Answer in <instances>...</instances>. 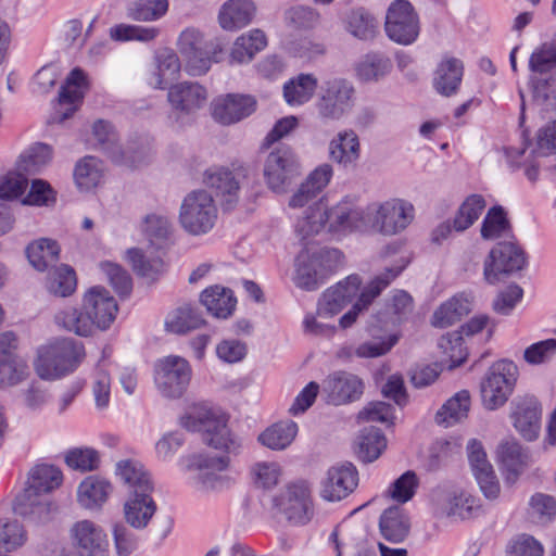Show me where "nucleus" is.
Instances as JSON below:
<instances>
[{
    "label": "nucleus",
    "mask_w": 556,
    "mask_h": 556,
    "mask_svg": "<svg viewBox=\"0 0 556 556\" xmlns=\"http://www.w3.org/2000/svg\"><path fill=\"white\" fill-rule=\"evenodd\" d=\"M182 60L170 49H165L155 58V72L152 74L150 85L156 89H164L175 81L181 71Z\"/></svg>",
    "instance_id": "31"
},
{
    "label": "nucleus",
    "mask_w": 556,
    "mask_h": 556,
    "mask_svg": "<svg viewBox=\"0 0 556 556\" xmlns=\"http://www.w3.org/2000/svg\"><path fill=\"white\" fill-rule=\"evenodd\" d=\"M355 451L364 463L376 460L387 447L384 434L377 428H365L357 437Z\"/></svg>",
    "instance_id": "47"
},
{
    "label": "nucleus",
    "mask_w": 556,
    "mask_h": 556,
    "mask_svg": "<svg viewBox=\"0 0 556 556\" xmlns=\"http://www.w3.org/2000/svg\"><path fill=\"white\" fill-rule=\"evenodd\" d=\"M167 101L177 114H192L205 105L207 91L194 81L177 83L169 86Z\"/></svg>",
    "instance_id": "20"
},
{
    "label": "nucleus",
    "mask_w": 556,
    "mask_h": 556,
    "mask_svg": "<svg viewBox=\"0 0 556 556\" xmlns=\"http://www.w3.org/2000/svg\"><path fill=\"white\" fill-rule=\"evenodd\" d=\"M175 47L186 73L190 76H202L210 71L213 63L220 61L225 43L219 38H210L199 27L188 26L178 34Z\"/></svg>",
    "instance_id": "2"
},
{
    "label": "nucleus",
    "mask_w": 556,
    "mask_h": 556,
    "mask_svg": "<svg viewBox=\"0 0 556 556\" xmlns=\"http://www.w3.org/2000/svg\"><path fill=\"white\" fill-rule=\"evenodd\" d=\"M88 83L85 73L80 68H74L66 77L65 85L59 93L60 104H75L84 97V90Z\"/></svg>",
    "instance_id": "56"
},
{
    "label": "nucleus",
    "mask_w": 556,
    "mask_h": 556,
    "mask_svg": "<svg viewBox=\"0 0 556 556\" xmlns=\"http://www.w3.org/2000/svg\"><path fill=\"white\" fill-rule=\"evenodd\" d=\"M118 312L114 296L100 286L85 291L81 308L63 306L53 315V323L62 330L78 337H90L96 330L104 331L111 327Z\"/></svg>",
    "instance_id": "1"
},
{
    "label": "nucleus",
    "mask_w": 556,
    "mask_h": 556,
    "mask_svg": "<svg viewBox=\"0 0 556 556\" xmlns=\"http://www.w3.org/2000/svg\"><path fill=\"white\" fill-rule=\"evenodd\" d=\"M348 31L361 40H370L377 34L375 18L363 10L352 11L346 20Z\"/></svg>",
    "instance_id": "58"
},
{
    "label": "nucleus",
    "mask_w": 556,
    "mask_h": 556,
    "mask_svg": "<svg viewBox=\"0 0 556 556\" xmlns=\"http://www.w3.org/2000/svg\"><path fill=\"white\" fill-rule=\"evenodd\" d=\"M356 421L358 425L380 422L392 426L394 422V409L392 405L386 402H369L357 413Z\"/></svg>",
    "instance_id": "57"
},
{
    "label": "nucleus",
    "mask_w": 556,
    "mask_h": 556,
    "mask_svg": "<svg viewBox=\"0 0 556 556\" xmlns=\"http://www.w3.org/2000/svg\"><path fill=\"white\" fill-rule=\"evenodd\" d=\"M326 231L363 230V208L351 201L342 200L330 206L326 201Z\"/></svg>",
    "instance_id": "24"
},
{
    "label": "nucleus",
    "mask_w": 556,
    "mask_h": 556,
    "mask_svg": "<svg viewBox=\"0 0 556 556\" xmlns=\"http://www.w3.org/2000/svg\"><path fill=\"white\" fill-rule=\"evenodd\" d=\"M518 378V368L507 359L492 364L480 383L483 406L494 410L502 407L513 394Z\"/></svg>",
    "instance_id": "8"
},
{
    "label": "nucleus",
    "mask_w": 556,
    "mask_h": 556,
    "mask_svg": "<svg viewBox=\"0 0 556 556\" xmlns=\"http://www.w3.org/2000/svg\"><path fill=\"white\" fill-rule=\"evenodd\" d=\"M509 419L516 431L527 441H533L541 430L542 407L532 395L517 396L509 406Z\"/></svg>",
    "instance_id": "16"
},
{
    "label": "nucleus",
    "mask_w": 556,
    "mask_h": 556,
    "mask_svg": "<svg viewBox=\"0 0 556 556\" xmlns=\"http://www.w3.org/2000/svg\"><path fill=\"white\" fill-rule=\"evenodd\" d=\"M104 167L94 156H85L79 160L74 169V180L81 191H90L102 184Z\"/></svg>",
    "instance_id": "43"
},
{
    "label": "nucleus",
    "mask_w": 556,
    "mask_h": 556,
    "mask_svg": "<svg viewBox=\"0 0 556 556\" xmlns=\"http://www.w3.org/2000/svg\"><path fill=\"white\" fill-rule=\"evenodd\" d=\"M115 473L130 489L131 493L151 492L153 489L149 473L137 460H119L116 464Z\"/></svg>",
    "instance_id": "42"
},
{
    "label": "nucleus",
    "mask_w": 556,
    "mask_h": 556,
    "mask_svg": "<svg viewBox=\"0 0 556 556\" xmlns=\"http://www.w3.org/2000/svg\"><path fill=\"white\" fill-rule=\"evenodd\" d=\"M298 431L293 420H280L261 432L258 442L271 451H283L295 440Z\"/></svg>",
    "instance_id": "36"
},
{
    "label": "nucleus",
    "mask_w": 556,
    "mask_h": 556,
    "mask_svg": "<svg viewBox=\"0 0 556 556\" xmlns=\"http://www.w3.org/2000/svg\"><path fill=\"white\" fill-rule=\"evenodd\" d=\"M357 486V471L351 465L331 467L320 486V497L327 502H339Z\"/></svg>",
    "instance_id": "19"
},
{
    "label": "nucleus",
    "mask_w": 556,
    "mask_h": 556,
    "mask_svg": "<svg viewBox=\"0 0 556 556\" xmlns=\"http://www.w3.org/2000/svg\"><path fill=\"white\" fill-rule=\"evenodd\" d=\"M71 548L60 556H109L105 531L97 522L84 519L74 522L68 530Z\"/></svg>",
    "instance_id": "11"
},
{
    "label": "nucleus",
    "mask_w": 556,
    "mask_h": 556,
    "mask_svg": "<svg viewBox=\"0 0 556 556\" xmlns=\"http://www.w3.org/2000/svg\"><path fill=\"white\" fill-rule=\"evenodd\" d=\"M409 519L400 507H390L380 516V533L384 540L391 543L403 542L409 533Z\"/></svg>",
    "instance_id": "35"
},
{
    "label": "nucleus",
    "mask_w": 556,
    "mask_h": 556,
    "mask_svg": "<svg viewBox=\"0 0 556 556\" xmlns=\"http://www.w3.org/2000/svg\"><path fill=\"white\" fill-rule=\"evenodd\" d=\"M384 29L387 36L399 45L413 43L420 30L419 17L407 0H394L386 14Z\"/></svg>",
    "instance_id": "15"
},
{
    "label": "nucleus",
    "mask_w": 556,
    "mask_h": 556,
    "mask_svg": "<svg viewBox=\"0 0 556 556\" xmlns=\"http://www.w3.org/2000/svg\"><path fill=\"white\" fill-rule=\"evenodd\" d=\"M396 334L387 333L375 336L371 340L365 341L355 348V355L358 358H376L386 355L397 343Z\"/></svg>",
    "instance_id": "59"
},
{
    "label": "nucleus",
    "mask_w": 556,
    "mask_h": 556,
    "mask_svg": "<svg viewBox=\"0 0 556 556\" xmlns=\"http://www.w3.org/2000/svg\"><path fill=\"white\" fill-rule=\"evenodd\" d=\"M525 256L511 242H501L491 251L484 262V278L489 283H496L501 275H509L522 269Z\"/></svg>",
    "instance_id": "17"
},
{
    "label": "nucleus",
    "mask_w": 556,
    "mask_h": 556,
    "mask_svg": "<svg viewBox=\"0 0 556 556\" xmlns=\"http://www.w3.org/2000/svg\"><path fill=\"white\" fill-rule=\"evenodd\" d=\"M317 85L318 80L314 75L299 74L283 85V99L290 106H301L313 98Z\"/></svg>",
    "instance_id": "40"
},
{
    "label": "nucleus",
    "mask_w": 556,
    "mask_h": 556,
    "mask_svg": "<svg viewBox=\"0 0 556 556\" xmlns=\"http://www.w3.org/2000/svg\"><path fill=\"white\" fill-rule=\"evenodd\" d=\"M256 110V100L249 94L229 93L217 97L212 102L214 119L230 125L250 116Z\"/></svg>",
    "instance_id": "18"
},
{
    "label": "nucleus",
    "mask_w": 556,
    "mask_h": 556,
    "mask_svg": "<svg viewBox=\"0 0 556 556\" xmlns=\"http://www.w3.org/2000/svg\"><path fill=\"white\" fill-rule=\"evenodd\" d=\"M359 286V277L353 275L327 289L318 302L319 318H332L337 315L357 294Z\"/></svg>",
    "instance_id": "21"
},
{
    "label": "nucleus",
    "mask_w": 556,
    "mask_h": 556,
    "mask_svg": "<svg viewBox=\"0 0 556 556\" xmlns=\"http://www.w3.org/2000/svg\"><path fill=\"white\" fill-rule=\"evenodd\" d=\"M255 8L250 0H228L218 12V24L224 30L233 31L247 26L253 18Z\"/></svg>",
    "instance_id": "28"
},
{
    "label": "nucleus",
    "mask_w": 556,
    "mask_h": 556,
    "mask_svg": "<svg viewBox=\"0 0 556 556\" xmlns=\"http://www.w3.org/2000/svg\"><path fill=\"white\" fill-rule=\"evenodd\" d=\"M26 484L46 496L59 489L63 483L61 469L51 464H37L27 472Z\"/></svg>",
    "instance_id": "37"
},
{
    "label": "nucleus",
    "mask_w": 556,
    "mask_h": 556,
    "mask_svg": "<svg viewBox=\"0 0 556 556\" xmlns=\"http://www.w3.org/2000/svg\"><path fill=\"white\" fill-rule=\"evenodd\" d=\"M204 182L222 197L223 205L230 210L238 201L239 181L233 174L225 168L210 169L205 173Z\"/></svg>",
    "instance_id": "29"
},
{
    "label": "nucleus",
    "mask_w": 556,
    "mask_h": 556,
    "mask_svg": "<svg viewBox=\"0 0 556 556\" xmlns=\"http://www.w3.org/2000/svg\"><path fill=\"white\" fill-rule=\"evenodd\" d=\"M329 401L342 405L358 400L364 392L363 380L348 371H337L324 381Z\"/></svg>",
    "instance_id": "22"
},
{
    "label": "nucleus",
    "mask_w": 556,
    "mask_h": 556,
    "mask_svg": "<svg viewBox=\"0 0 556 556\" xmlns=\"http://www.w3.org/2000/svg\"><path fill=\"white\" fill-rule=\"evenodd\" d=\"M51 160V148L45 143H36L18 156L15 167L26 176L38 173L47 166Z\"/></svg>",
    "instance_id": "50"
},
{
    "label": "nucleus",
    "mask_w": 556,
    "mask_h": 556,
    "mask_svg": "<svg viewBox=\"0 0 556 556\" xmlns=\"http://www.w3.org/2000/svg\"><path fill=\"white\" fill-rule=\"evenodd\" d=\"M274 505L290 522L307 523L314 515L309 482L299 479L287 483L274 498Z\"/></svg>",
    "instance_id": "10"
},
{
    "label": "nucleus",
    "mask_w": 556,
    "mask_h": 556,
    "mask_svg": "<svg viewBox=\"0 0 556 556\" xmlns=\"http://www.w3.org/2000/svg\"><path fill=\"white\" fill-rule=\"evenodd\" d=\"M60 248L54 240L40 238L26 248L29 264L37 270L43 271L59 260Z\"/></svg>",
    "instance_id": "45"
},
{
    "label": "nucleus",
    "mask_w": 556,
    "mask_h": 556,
    "mask_svg": "<svg viewBox=\"0 0 556 556\" xmlns=\"http://www.w3.org/2000/svg\"><path fill=\"white\" fill-rule=\"evenodd\" d=\"M485 208V201L480 194H471L459 206L453 226L456 231L468 229L482 214Z\"/></svg>",
    "instance_id": "52"
},
{
    "label": "nucleus",
    "mask_w": 556,
    "mask_h": 556,
    "mask_svg": "<svg viewBox=\"0 0 556 556\" xmlns=\"http://www.w3.org/2000/svg\"><path fill=\"white\" fill-rule=\"evenodd\" d=\"M65 463L70 468L85 472L97 469L100 457L91 447H75L66 453Z\"/></svg>",
    "instance_id": "62"
},
{
    "label": "nucleus",
    "mask_w": 556,
    "mask_h": 556,
    "mask_svg": "<svg viewBox=\"0 0 556 556\" xmlns=\"http://www.w3.org/2000/svg\"><path fill=\"white\" fill-rule=\"evenodd\" d=\"M439 348L446 356L442 359V362L447 364L448 368L451 369L462 365L467 357V351L464 346L463 337L457 331L443 336L439 341Z\"/></svg>",
    "instance_id": "55"
},
{
    "label": "nucleus",
    "mask_w": 556,
    "mask_h": 556,
    "mask_svg": "<svg viewBox=\"0 0 556 556\" xmlns=\"http://www.w3.org/2000/svg\"><path fill=\"white\" fill-rule=\"evenodd\" d=\"M533 101L545 111H556V74L534 80Z\"/></svg>",
    "instance_id": "64"
},
{
    "label": "nucleus",
    "mask_w": 556,
    "mask_h": 556,
    "mask_svg": "<svg viewBox=\"0 0 556 556\" xmlns=\"http://www.w3.org/2000/svg\"><path fill=\"white\" fill-rule=\"evenodd\" d=\"M529 66L534 73H546L556 67V39L538 46L531 53Z\"/></svg>",
    "instance_id": "60"
},
{
    "label": "nucleus",
    "mask_w": 556,
    "mask_h": 556,
    "mask_svg": "<svg viewBox=\"0 0 556 556\" xmlns=\"http://www.w3.org/2000/svg\"><path fill=\"white\" fill-rule=\"evenodd\" d=\"M355 89L346 79L337 78L327 81L315 102V109L321 121H339L352 108Z\"/></svg>",
    "instance_id": "14"
},
{
    "label": "nucleus",
    "mask_w": 556,
    "mask_h": 556,
    "mask_svg": "<svg viewBox=\"0 0 556 556\" xmlns=\"http://www.w3.org/2000/svg\"><path fill=\"white\" fill-rule=\"evenodd\" d=\"M431 505L437 515L456 520H468L482 513L480 498L459 486H439L431 493Z\"/></svg>",
    "instance_id": "9"
},
{
    "label": "nucleus",
    "mask_w": 556,
    "mask_h": 556,
    "mask_svg": "<svg viewBox=\"0 0 556 556\" xmlns=\"http://www.w3.org/2000/svg\"><path fill=\"white\" fill-rule=\"evenodd\" d=\"M251 475L256 486L271 489L280 481L282 468L276 462H260L253 465Z\"/></svg>",
    "instance_id": "61"
},
{
    "label": "nucleus",
    "mask_w": 556,
    "mask_h": 556,
    "mask_svg": "<svg viewBox=\"0 0 556 556\" xmlns=\"http://www.w3.org/2000/svg\"><path fill=\"white\" fill-rule=\"evenodd\" d=\"M229 456L193 455L189 460V468L199 471L198 480L205 489H215L222 484L224 478L220 472L229 467Z\"/></svg>",
    "instance_id": "27"
},
{
    "label": "nucleus",
    "mask_w": 556,
    "mask_h": 556,
    "mask_svg": "<svg viewBox=\"0 0 556 556\" xmlns=\"http://www.w3.org/2000/svg\"><path fill=\"white\" fill-rule=\"evenodd\" d=\"M167 0H139L127 9V16L134 21L153 22L166 14Z\"/></svg>",
    "instance_id": "53"
},
{
    "label": "nucleus",
    "mask_w": 556,
    "mask_h": 556,
    "mask_svg": "<svg viewBox=\"0 0 556 556\" xmlns=\"http://www.w3.org/2000/svg\"><path fill=\"white\" fill-rule=\"evenodd\" d=\"M84 355V349L72 339H55L38 348L35 371L41 379L55 380L73 371Z\"/></svg>",
    "instance_id": "5"
},
{
    "label": "nucleus",
    "mask_w": 556,
    "mask_h": 556,
    "mask_svg": "<svg viewBox=\"0 0 556 556\" xmlns=\"http://www.w3.org/2000/svg\"><path fill=\"white\" fill-rule=\"evenodd\" d=\"M204 324L201 314L185 304L172 311L165 319V329L175 334H184L200 328Z\"/></svg>",
    "instance_id": "48"
},
{
    "label": "nucleus",
    "mask_w": 556,
    "mask_h": 556,
    "mask_svg": "<svg viewBox=\"0 0 556 556\" xmlns=\"http://www.w3.org/2000/svg\"><path fill=\"white\" fill-rule=\"evenodd\" d=\"M181 425L189 431H202L208 446L227 455H236L242 447L240 438L228 428L226 416L205 405H192L181 418Z\"/></svg>",
    "instance_id": "3"
},
{
    "label": "nucleus",
    "mask_w": 556,
    "mask_h": 556,
    "mask_svg": "<svg viewBox=\"0 0 556 556\" xmlns=\"http://www.w3.org/2000/svg\"><path fill=\"white\" fill-rule=\"evenodd\" d=\"M207 312L216 318H228L235 311L237 300L232 291L220 286L206 288L200 296Z\"/></svg>",
    "instance_id": "33"
},
{
    "label": "nucleus",
    "mask_w": 556,
    "mask_h": 556,
    "mask_svg": "<svg viewBox=\"0 0 556 556\" xmlns=\"http://www.w3.org/2000/svg\"><path fill=\"white\" fill-rule=\"evenodd\" d=\"M296 155L289 147L273 150L264 164V178L267 187L276 193H283L300 175Z\"/></svg>",
    "instance_id": "13"
},
{
    "label": "nucleus",
    "mask_w": 556,
    "mask_h": 556,
    "mask_svg": "<svg viewBox=\"0 0 556 556\" xmlns=\"http://www.w3.org/2000/svg\"><path fill=\"white\" fill-rule=\"evenodd\" d=\"M45 287L51 295L68 298L77 288L76 274L72 267L62 264L48 274Z\"/></svg>",
    "instance_id": "49"
},
{
    "label": "nucleus",
    "mask_w": 556,
    "mask_h": 556,
    "mask_svg": "<svg viewBox=\"0 0 556 556\" xmlns=\"http://www.w3.org/2000/svg\"><path fill=\"white\" fill-rule=\"evenodd\" d=\"M54 509L55 506L48 496L26 483L13 501V510L16 515L34 520L46 519Z\"/></svg>",
    "instance_id": "25"
},
{
    "label": "nucleus",
    "mask_w": 556,
    "mask_h": 556,
    "mask_svg": "<svg viewBox=\"0 0 556 556\" xmlns=\"http://www.w3.org/2000/svg\"><path fill=\"white\" fill-rule=\"evenodd\" d=\"M326 199L321 198L309 205L295 224V233L302 240L311 238L326 231Z\"/></svg>",
    "instance_id": "32"
},
{
    "label": "nucleus",
    "mask_w": 556,
    "mask_h": 556,
    "mask_svg": "<svg viewBox=\"0 0 556 556\" xmlns=\"http://www.w3.org/2000/svg\"><path fill=\"white\" fill-rule=\"evenodd\" d=\"M329 157L339 166L349 168L356 165L361 156V142L353 129L339 131L329 142Z\"/></svg>",
    "instance_id": "26"
},
{
    "label": "nucleus",
    "mask_w": 556,
    "mask_h": 556,
    "mask_svg": "<svg viewBox=\"0 0 556 556\" xmlns=\"http://www.w3.org/2000/svg\"><path fill=\"white\" fill-rule=\"evenodd\" d=\"M190 379V365L180 356H165L154 365V383L157 391L165 397H180L189 386Z\"/></svg>",
    "instance_id": "12"
},
{
    "label": "nucleus",
    "mask_w": 556,
    "mask_h": 556,
    "mask_svg": "<svg viewBox=\"0 0 556 556\" xmlns=\"http://www.w3.org/2000/svg\"><path fill=\"white\" fill-rule=\"evenodd\" d=\"M267 45L265 34L260 29H253L236 39L230 51V60L235 63H245L253 59L255 53Z\"/></svg>",
    "instance_id": "44"
},
{
    "label": "nucleus",
    "mask_w": 556,
    "mask_h": 556,
    "mask_svg": "<svg viewBox=\"0 0 556 556\" xmlns=\"http://www.w3.org/2000/svg\"><path fill=\"white\" fill-rule=\"evenodd\" d=\"M392 68L389 58L381 53L370 52L363 55L355 64V74L363 83H376L382 79Z\"/></svg>",
    "instance_id": "41"
},
{
    "label": "nucleus",
    "mask_w": 556,
    "mask_h": 556,
    "mask_svg": "<svg viewBox=\"0 0 556 556\" xmlns=\"http://www.w3.org/2000/svg\"><path fill=\"white\" fill-rule=\"evenodd\" d=\"M463 63L454 58L443 60L434 73V89L442 96L454 94L463 78Z\"/></svg>",
    "instance_id": "39"
},
{
    "label": "nucleus",
    "mask_w": 556,
    "mask_h": 556,
    "mask_svg": "<svg viewBox=\"0 0 556 556\" xmlns=\"http://www.w3.org/2000/svg\"><path fill=\"white\" fill-rule=\"evenodd\" d=\"M469 409L470 394L462 390L443 404L435 415V420L445 427L453 426L467 418Z\"/></svg>",
    "instance_id": "46"
},
{
    "label": "nucleus",
    "mask_w": 556,
    "mask_h": 556,
    "mask_svg": "<svg viewBox=\"0 0 556 556\" xmlns=\"http://www.w3.org/2000/svg\"><path fill=\"white\" fill-rule=\"evenodd\" d=\"M471 311L470 296L460 293L442 303L431 317V325L435 328H446L457 323Z\"/></svg>",
    "instance_id": "30"
},
{
    "label": "nucleus",
    "mask_w": 556,
    "mask_h": 556,
    "mask_svg": "<svg viewBox=\"0 0 556 556\" xmlns=\"http://www.w3.org/2000/svg\"><path fill=\"white\" fill-rule=\"evenodd\" d=\"M126 256L132 269L141 277L152 280L163 270L162 258L152 254L148 255L141 249H128Z\"/></svg>",
    "instance_id": "51"
},
{
    "label": "nucleus",
    "mask_w": 556,
    "mask_h": 556,
    "mask_svg": "<svg viewBox=\"0 0 556 556\" xmlns=\"http://www.w3.org/2000/svg\"><path fill=\"white\" fill-rule=\"evenodd\" d=\"M112 491L111 483L97 476L85 478L77 489V501L79 505L87 509L101 506Z\"/></svg>",
    "instance_id": "38"
},
{
    "label": "nucleus",
    "mask_w": 556,
    "mask_h": 556,
    "mask_svg": "<svg viewBox=\"0 0 556 556\" xmlns=\"http://www.w3.org/2000/svg\"><path fill=\"white\" fill-rule=\"evenodd\" d=\"M403 268L404 266L391 267L377 275L362 291L358 301L353 305L352 309L340 318V326L342 328L350 327L356 320L358 313L366 308L400 275Z\"/></svg>",
    "instance_id": "23"
},
{
    "label": "nucleus",
    "mask_w": 556,
    "mask_h": 556,
    "mask_svg": "<svg viewBox=\"0 0 556 556\" xmlns=\"http://www.w3.org/2000/svg\"><path fill=\"white\" fill-rule=\"evenodd\" d=\"M415 207L401 198L374 202L363 208V230L391 237L403 232L414 220Z\"/></svg>",
    "instance_id": "4"
},
{
    "label": "nucleus",
    "mask_w": 556,
    "mask_h": 556,
    "mask_svg": "<svg viewBox=\"0 0 556 556\" xmlns=\"http://www.w3.org/2000/svg\"><path fill=\"white\" fill-rule=\"evenodd\" d=\"M336 250H324L307 247L296 256L294 262V285L303 290H316L334 269Z\"/></svg>",
    "instance_id": "7"
},
{
    "label": "nucleus",
    "mask_w": 556,
    "mask_h": 556,
    "mask_svg": "<svg viewBox=\"0 0 556 556\" xmlns=\"http://www.w3.org/2000/svg\"><path fill=\"white\" fill-rule=\"evenodd\" d=\"M142 231L152 243L161 242L170 235L172 223L164 214L151 213L143 218Z\"/></svg>",
    "instance_id": "63"
},
{
    "label": "nucleus",
    "mask_w": 556,
    "mask_h": 556,
    "mask_svg": "<svg viewBox=\"0 0 556 556\" xmlns=\"http://www.w3.org/2000/svg\"><path fill=\"white\" fill-rule=\"evenodd\" d=\"M217 219L213 195L204 190L190 191L182 199L178 212L181 228L191 236H202L212 230Z\"/></svg>",
    "instance_id": "6"
},
{
    "label": "nucleus",
    "mask_w": 556,
    "mask_h": 556,
    "mask_svg": "<svg viewBox=\"0 0 556 556\" xmlns=\"http://www.w3.org/2000/svg\"><path fill=\"white\" fill-rule=\"evenodd\" d=\"M497 456L504 468L507 470V479L510 476L516 478L522 470L525 462L521 447L514 440H505L497 447Z\"/></svg>",
    "instance_id": "54"
},
{
    "label": "nucleus",
    "mask_w": 556,
    "mask_h": 556,
    "mask_svg": "<svg viewBox=\"0 0 556 556\" xmlns=\"http://www.w3.org/2000/svg\"><path fill=\"white\" fill-rule=\"evenodd\" d=\"M151 492H135L124 505L126 521L136 529L147 527L155 513V504L150 496Z\"/></svg>",
    "instance_id": "34"
}]
</instances>
